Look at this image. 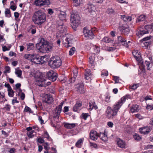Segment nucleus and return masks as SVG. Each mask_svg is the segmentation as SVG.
<instances>
[{"instance_id": "1", "label": "nucleus", "mask_w": 153, "mask_h": 153, "mask_svg": "<svg viewBox=\"0 0 153 153\" xmlns=\"http://www.w3.org/2000/svg\"><path fill=\"white\" fill-rule=\"evenodd\" d=\"M39 42L36 44V47L41 52H44L51 51L52 48L51 44L48 43L47 42L45 41L44 39L42 38H39Z\"/></svg>"}, {"instance_id": "2", "label": "nucleus", "mask_w": 153, "mask_h": 153, "mask_svg": "<svg viewBox=\"0 0 153 153\" xmlns=\"http://www.w3.org/2000/svg\"><path fill=\"white\" fill-rule=\"evenodd\" d=\"M46 20V14L40 10L35 12L33 17V21L37 25H41Z\"/></svg>"}, {"instance_id": "3", "label": "nucleus", "mask_w": 153, "mask_h": 153, "mask_svg": "<svg viewBox=\"0 0 153 153\" xmlns=\"http://www.w3.org/2000/svg\"><path fill=\"white\" fill-rule=\"evenodd\" d=\"M48 65L52 68H56L62 65V61L59 57L55 56L52 57L48 62Z\"/></svg>"}, {"instance_id": "4", "label": "nucleus", "mask_w": 153, "mask_h": 153, "mask_svg": "<svg viewBox=\"0 0 153 153\" xmlns=\"http://www.w3.org/2000/svg\"><path fill=\"white\" fill-rule=\"evenodd\" d=\"M118 107L115 104L113 106V108L108 106L107 107L105 111L106 117L108 119L113 118L117 114V112L119 109Z\"/></svg>"}, {"instance_id": "5", "label": "nucleus", "mask_w": 153, "mask_h": 153, "mask_svg": "<svg viewBox=\"0 0 153 153\" xmlns=\"http://www.w3.org/2000/svg\"><path fill=\"white\" fill-rule=\"evenodd\" d=\"M80 18L77 12L72 11L71 16V21L73 25L72 28H75L80 23Z\"/></svg>"}, {"instance_id": "6", "label": "nucleus", "mask_w": 153, "mask_h": 153, "mask_svg": "<svg viewBox=\"0 0 153 153\" xmlns=\"http://www.w3.org/2000/svg\"><path fill=\"white\" fill-rule=\"evenodd\" d=\"M72 36L71 35H67L62 37V42L65 47L68 48L72 46Z\"/></svg>"}, {"instance_id": "7", "label": "nucleus", "mask_w": 153, "mask_h": 153, "mask_svg": "<svg viewBox=\"0 0 153 153\" xmlns=\"http://www.w3.org/2000/svg\"><path fill=\"white\" fill-rule=\"evenodd\" d=\"M46 78L52 82H54L57 78V74L53 71H50L46 74Z\"/></svg>"}, {"instance_id": "8", "label": "nucleus", "mask_w": 153, "mask_h": 153, "mask_svg": "<svg viewBox=\"0 0 153 153\" xmlns=\"http://www.w3.org/2000/svg\"><path fill=\"white\" fill-rule=\"evenodd\" d=\"M64 103V102H61L60 105L57 106L55 108L53 111V117L55 118H59L62 111V107Z\"/></svg>"}, {"instance_id": "9", "label": "nucleus", "mask_w": 153, "mask_h": 153, "mask_svg": "<svg viewBox=\"0 0 153 153\" xmlns=\"http://www.w3.org/2000/svg\"><path fill=\"white\" fill-rule=\"evenodd\" d=\"M43 102L48 104L51 103L53 102V98L50 94H46L43 99Z\"/></svg>"}, {"instance_id": "10", "label": "nucleus", "mask_w": 153, "mask_h": 153, "mask_svg": "<svg viewBox=\"0 0 153 153\" xmlns=\"http://www.w3.org/2000/svg\"><path fill=\"white\" fill-rule=\"evenodd\" d=\"M75 89L77 92L79 93H84L85 92L84 84L82 83H79L76 85Z\"/></svg>"}, {"instance_id": "11", "label": "nucleus", "mask_w": 153, "mask_h": 153, "mask_svg": "<svg viewBox=\"0 0 153 153\" xmlns=\"http://www.w3.org/2000/svg\"><path fill=\"white\" fill-rule=\"evenodd\" d=\"M49 3V0H36L34 4L36 6L41 7L45 5H48Z\"/></svg>"}, {"instance_id": "12", "label": "nucleus", "mask_w": 153, "mask_h": 153, "mask_svg": "<svg viewBox=\"0 0 153 153\" xmlns=\"http://www.w3.org/2000/svg\"><path fill=\"white\" fill-rule=\"evenodd\" d=\"M129 95H126L125 96L123 97L120 99V100H119L115 105L117 106L118 108H120L123 103L125 102L126 99H128L129 98Z\"/></svg>"}, {"instance_id": "13", "label": "nucleus", "mask_w": 153, "mask_h": 153, "mask_svg": "<svg viewBox=\"0 0 153 153\" xmlns=\"http://www.w3.org/2000/svg\"><path fill=\"white\" fill-rule=\"evenodd\" d=\"M99 134L96 131L94 130H91L90 133V138L92 140H96L99 137Z\"/></svg>"}, {"instance_id": "14", "label": "nucleus", "mask_w": 153, "mask_h": 153, "mask_svg": "<svg viewBox=\"0 0 153 153\" xmlns=\"http://www.w3.org/2000/svg\"><path fill=\"white\" fill-rule=\"evenodd\" d=\"M83 32L86 37H92L94 36L92 30H89L86 27H85L83 29Z\"/></svg>"}, {"instance_id": "15", "label": "nucleus", "mask_w": 153, "mask_h": 153, "mask_svg": "<svg viewBox=\"0 0 153 153\" xmlns=\"http://www.w3.org/2000/svg\"><path fill=\"white\" fill-rule=\"evenodd\" d=\"M118 40L119 43L122 45L126 47H128V45L127 42L126 40L123 37L121 36H119L118 37Z\"/></svg>"}, {"instance_id": "16", "label": "nucleus", "mask_w": 153, "mask_h": 153, "mask_svg": "<svg viewBox=\"0 0 153 153\" xmlns=\"http://www.w3.org/2000/svg\"><path fill=\"white\" fill-rule=\"evenodd\" d=\"M150 131V129L147 127H144L140 128L139 131L141 134H148Z\"/></svg>"}, {"instance_id": "17", "label": "nucleus", "mask_w": 153, "mask_h": 153, "mask_svg": "<svg viewBox=\"0 0 153 153\" xmlns=\"http://www.w3.org/2000/svg\"><path fill=\"white\" fill-rule=\"evenodd\" d=\"M149 33V30L148 29H145L144 30H139L137 33L136 34L137 36L139 37H140V36H142L143 35L147 33Z\"/></svg>"}, {"instance_id": "18", "label": "nucleus", "mask_w": 153, "mask_h": 153, "mask_svg": "<svg viewBox=\"0 0 153 153\" xmlns=\"http://www.w3.org/2000/svg\"><path fill=\"white\" fill-rule=\"evenodd\" d=\"M117 144L119 147L121 148H124L125 146L126 143L125 141L120 139H117Z\"/></svg>"}, {"instance_id": "19", "label": "nucleus", "mask_w": 153, "mask_h": 153, "mask_svg": "<svg viewBox=\"0 0 153 153\" xmlns=\"http://www.w3.org/2000/svg\"><path fill=\"white\" fill-rule=\"evenodd\" d=\"M59 32L61 34H62L64 33H66L67 30L66 28L63 26L59 25L58 27Z\"/></svg>"}, {"instance_id": "20", "label": "nucleus", "mask_w": 153, "mask_h": 153, "mask_svg": "<svg viewBox=\"0 0 153 153\" xmlns=\"http://www.w3.org/2000/svg\"><path fill=\"white\" fill-rule=\"evenodd\" d=\"M89 65L91 67L93 68L95 64V62L94 61L95 58L93 56H91L89 57Z\"/></svg>"}, {"instance_id": "21", "label": "nucleus", "mask_w": 153, "mask_h": 153, "mask_svg": "<svg viewBox=\"0 0 153 153\" xmlns=\"http://www.w3.org/2000/svg\"><path fill=\"white\" fill-rule=\"evenodd\" d=\"M132 53L134 56L137 60L140 57V52L137 50H134L132 52Z\"/></svg>"}, {"instance_id": "22", "label": "nucleus", "mask_w": 153, "mask_h": 153, "mask_svg": "<svg viewBox=\"0 0 153 153\" xmlns=\"http://www.w3.org/2000/svg\"><path fill=\"white\" fill-rule=\"evenodd\" d=\"M35 56L34 54H27L24 55V57L26 59L30 60L32 62V60L34 58Z\"/></svg>"}, {"instance_id": "23", "label": "nucleus", "mask_w": 153, "mask_h": 153, "mask_svg": "<svg viewBox=\"0 0 153 153\" xmlns=\"http://www.w3.org/2000/svg\"><path fill=\"white\" fill-rule=\"evenodd\" d=\"M76 124L75 123H64V126L66 128L71 129L74 128L76 126Z\"/></svg>"}, {"instance_id": "24", "label": "nucleus", "mask_w": 153, "mask_h": 153, "mask_svg": "<svg viewBox=\"0 0 153 153\" xmlns=\"http://www.w3.org/2000/svg\"><path fill=\"white\" fill-rule=\"evenodd\" d=\"M99 137H100L101 139L103 141L105 142L108 140V138L107 135L105 133H101Z\"/></svg>"}, {"instance_id": "25", "label": "nucleus", "mask_w": 153, "mask_h": 153, "mask_svg": "<svg viewBox=\"0 0 153 153\" xmlns=\"http://www.w3.org/2000/svg\"><path fill=\"white\" fill-rule=\"evenodd\" d=\"M121 18L124 21H130L131 20L132 18L129 16L126 15H122L121 16Z\"/></svg>"}, {"instance_id": "26", "label": "nucleus", "mask_w": 153, "mask_h": 153, "mask_svg": "<svg viewBox=\"0 0 153 153\" xmlns=\"http://www.w3.org/2000/svg\"><path fill=\"white\" fill-rule=\"evenodd\" d=\"M81 103L78 102H77L73 107V111H77L79 108L81 107Z\"/></svg>"}, {"instance_id": "27", "label": "nucleus", "mask_w": 153, "mask_h": 153, "mask_svg": "<svg viewBox=\"0 0 153 153\" xmlns=\"http://www.w3.org/2000/svg\"><path fill=\"white\" fill-rule=\"evenodd\" d=\"M91 71L90 69H87L85 70V78L86 79H88L90 78V76L91 75Z\"/></svg>"}, {"instance_id": "28", "label": "nucleus", "mask_w": 153, "mask_h": 153, "mask_svg": "<svg viewBox=\"0 0 153 153\" xmlns=\"http://www.w3.org/2000/svg\"><path fill=\"white\" fill-rule=\"evenodd\" d=\"M74 5L76 7L80 5L83 3L82 0H73Z\"/></svg>"}, {"instance_id": "29", "label": "nucleus", "mask_w": 153, "mask_h": 153, "mask_svg": "<svg viewBox=\"0 0 153 153\" xmlns=\"http://www.w3.org/2000/svg\"><path fill=\"white\" fill-rule=\"evenodd\" d=\"M145 64L147 67V69L148 70H150V69L152 67V63L150 62L147 61H145Z\"/></svg>"}, {"instance_id": "30", "label": "nucleus", "mask_w": 153, "mask_h": 153, "mask_svg": "<svg viewBox=\"0 0 153 153\" xmlns=\"http://www.w3.org/2000/svg\"><path fill=\"white\" fill-rule=\"evenodd\" d=\"M32 62H34L36 64H40V61L39 60V57L37 58L36 57L35 55L33 59L32 60Z\"/></svg>"}, {"instance_id": "31", "label": "nucleus", "mask_w": 153, "mask_h": 153, "mask_svg": "<svg viewBox=\"0 0 153 153\" xmlns=\"http://www.w3.org/2000/svg\"><path fill=\"white\" fill-rule=\"evenodd\" d=\"M39 60L40 61V64H43L45 62L46 59L45 56L39 57Z\"/></svg>"}, {"instance_id": "32", "label": "nucleus", "mask_w": 153, "mask_h": 153, "mask_svg": "<svg viewBox=\"0 0 153 153\" xmlns=\"http://www.w3.org/2000/svg\"><path fill=\"white\" fill-rule=\"evenodd\" d=\"M145 16L144 15L140 16L137 18V22H140L144 21L145 19Z\"/></svg>"}, {"instance_id": "33", "label": "nucleus", "mask_w": 153, "mask_h": 153, "mask_svg": "<svg viewBox=\"0 0 153 153\" xmlns=\"http://www.w3.org/2000/svg\"><path fill=\"white\" fill-rule=\"evenodd\" d=\"M122 31L125 34H128L130 31V30L127 27H123Z\"/></svg>"}, {"instance_id": "34", "label": "nucleus", "mask_w": 153, "mask_h": 153, "mask_svg": "<svg viewBox=\"0 0 153 153\" xmlns=\"http://www.w3.org/2000/svg\"><path fill=\"white\" fill-rule=\"evenodd\" d=\"M66 14L64 12H61L60 14L59 15V17L61 20H63L65 19L66 18Z\"/></svg>"}, {"instance_id": "35", "label": "nucleus", "mask_w": 153, "mask_h": 153, "mask_svg": "<svg viewBox=\"0 0 153 153\" xmlns=\"http://www.w3.org/2000/svg\"><path fill=\"white\" fill-rule=\"evenodd\" d=\"M102 41L107 43H109L113 41L110 38L108 37H104L102 39Z\"/></svg>"}, {"instance_id": "36", "label": "nucleus", "mask_w": 153, "mask_h": 153, "mask_svg": "<svg viewBox=\"0 0 153 153\" xmlns=\"http://www.w3.org/2000/svg\"><path fill=\"white\" fill-rule=\"evenodd\" d=\"M7 91L8 95L9 97H12L13 96L14 92L11 88L7 89Z\"/></svg>"}, {"instance_id": "37", "label": "nucleus", "mask_w": 153, "mask_h": 153, "mask_svg": "<svg viewBox=\"0 0 153 153\" xmlns=\"http://www.w3.org/2000/svg\"><path fill=\"white\" fill-rule=\"evenodd\" d=\"M27 50L28 51L32 49L34 47L33 44L31 43L27 44Z\"/></svg>"}, {"instance_id": "38", "label": "nucleus", "mask_w": 153, "mask_h": 153, "mask_svg": "<svg viewBox=\"0 0 153 153\" xmlns=\"http://www.w3.org/2000/svg\"><path fill=\"white\" fill-rule=\"evenodd\" d=\"M151 44V42L150 41L145 42L143 43V46L145 48H147L148 47L149 45H150Z\"/></svg>"}, {"instance_id": "39", "label": "nucleus", "mask_w": 153, "mask_h": 153, "mask_svg": "<svg viewBox=\"0 0 153 153\" xmlns=\"http://www.w3.org/2000/svg\"><path fill=\"white\" fill-rule=\"evenodd\" d=\"M5 14L6 15H8V16H7V17H10L11 16L10 10L9 9L7 8L5 9Z\"/></svg>"}, {"instance_id": "40", "label": "nucleus", "mask_w": 153, "mask_h": 153, "mask_svg": "<svg viewBox=\"0 0 153 153\" xmlns=\"http://www.w3.org/2000/svg\"><path fill=\"white\" fill-rule=\"evenodd\" d=\"M44 137L46 138L48 140L50 141L52 140L51 138L50 137L47 131L45 132Z\"/></svg>"}, {"instance_id": "41", "label": "nucleus", "mask_w": 153, "mask_h": 153, "mask_svg": "<svg viewBox=\"0 0 153 153\" xmlns=\"http://www.w3.org/2000/svg\"><path fill=\"white\" fill-rule=\"evenodd\" d=\"M145 28L148 29V30L149 29L153 31V24L150 25H146L145 26Z\"/></svg>"}, {"instance_id": "42", "label": "nucleus", "mask_w": 153, "mask_h": 153, "mask_svg": "<svg viewBox=\"0 0 153 153\" xmlns=\"http://www.w3.org/2000/svg\"><path fill=\"white\" fill-rule=\"evenodd\" d=\"M94 8V5L92 4L89 3L88 4V8L90 10H93Z\"/></svg>"}, {"instance_id": "43", "label": "nucleus", "mask_w": 153, "mask_h": 153, "mask_svg": "<svg viewBox=\"0 0 153 153\" xmlns=\"http://www.w3.org/2000/svg\"><path fill=\"white\" fill-rule=\"evenodd\" d=\"M139 85L137 84H134L132 85L129 86V88L130 89L135 90L138 87Z\"/></svg>"}, {"instance_id": "44", "label": "nucleus", "mask_w": 153, "mask_h": 153, "mask_svg": "<svg viewBox=\"0 0 153 153\" xmlns=\"http://www.w3.org/2000/svg\"><path fill=\"white\" fill-rule=\"evenodd\" d=\"M75 51V48L74 47H72L70 49V51H69V54L70 55H73Z\"/></svg>"}, {"instance_id": "45", "label": "nucleus", "mask_w": 153, "mask_h": 153, "mask_svg": "<svg viewBox=\"0 0 153 153\" xmlns=\"http://www.w3.org/2000/svg\"><path fill=\"white\" fill-rule=\"evenodd\" d=\"M78 71L77 69H74L73 71V76L76 77L77 75Z\"/></svg>"}, {"instance_id": "46", "label": "nucleus", "mask_w": 153, "mask_h": 153, "mask_svg": "<svg viewBox=\"0 0 153 153\" xmlns=\"http://www.w3.org/2000/svg\"><path fill=\"white\" fill-rule=\"evenodd\" d=\"M134 139L137 140H139L141 138V137L138 134H135L134 136Z\"/></svg>"}, {"instance_id": "47", "label": "nucleus", "mask_w": 153, "mask_h": 153, "mask_svg": "<svg viewBox=\"0 0 153 153\" xmlns=\"http://www.w3.org/2000/svg\"><path fill=\"white\" fill-rule=\"evenodd\" d=\"M15 74L17 75V76L18 77H20L22 74V72L20 70H18L16 71Z\"/></svg>"}, {"instance_id": "48", "label": "nucleus", "mask_w": 153, "mask_h": 153, "mask_svg": "<svg viewBox=\"0 0 153 153\" xmlns=\"http://www.w3.org/2000/svg\"><path fill=\"white\" fill-rule=\"evenodd\" d=\"M10 72V68L8 66H7L5 68V71L4 72V73H8Z\"/></svg>"}, {"instance_id": "49", "label": "nucleus", "mask_w": 153, "mask_h": 153, "mask_svg": "<svg viewBox=\"0 0 153 153\" xmlns=\"http://www.w3.org/2000/svg\"><path fill=\"white\" fill-rule=\"evenodd\" d=\"M19 91L20 92H21V94L20 96L21 99L22 100H23L25 98V94L24 93L22 92V90L21 89H19Z\"/></svg>"}, {"instance_id": "50", "label": "nucleus", "mask_w": 153, "mask_h": 153, "mask_svg": "<svg viewBox=\"0 0 153 153\" xmlns=\"http://www.w3.org/2000/svg\"><path fill=\"white\" fill-rule=\"evenodd\" d=\"M10 106L8 104H7L6 106L3 108V109L7 111H10Z\"/></svg>"}, {"instance_id": "51", "label": "nucleus", "mask_w": 153, "mask_h": 153, "mask_svg": "<svg viewBox=\"0 0 153 153\" xmlns=\"http://www.w3.org/2000/svg\"><path fill=\"white\" fill-rule=\"evenodd\" d=\"M27 133V136L30 138H32L34 137V134L30 131H28Z\"/></svg>"}, {"instance_id": "52", "label": "nucleus", "mask_w": 153, "mask_h": 153, "mask_svg": "<svg viewBox=\"0 0 153 153\" xmlns=\"http://www.w3.org/2000/svg\"><path fill=\"white\" fill-rule=\"evenodd\" d=\"M83 142V140L82 139H79L76 143V147H78L79 145L81 143H82Z\"/></svg>"}, {"instance_id": "53", "label": "nucleus", "mask_w": 153, "mask_h": 153, "mask_svg": "<svg viewBox=\"0 0 153 153\" xmlns=\"http://www.w3.org/2000/svg\"><path fill=\"white\" fill-rule=\"evenodd\" d=\"M132 107L134 108V110H135L136 112H138L139 110V109L138 108L139 106L137 105H133Z\"/></svg>"}, {"instance_id": "54", "label": "nucleus", "mask_w": 153, "mask_h": 153, "mask_svg": "<svg viewBox=\"0 0 153 153\" xmlns=\"http://www.w3.org/2000/svg\"><path fill=\"white\" fill-rule=\"evenodd\" d=\"M89 116L88 113H83L82 114V118L85 120L87 119V117Z\"/></svg>"}, {"instance_id": "55", "label": "nucleus", "mask_w": 153, "mask_h": 153, "mask_svg": "<svg viewBox=\"0 0 153 153\" xmlns=\"http://www.w3.org/2000/svg\"><path fill=\"white\" fill-rule=\"evenodd\" d=\"M107 13L108 14H111L114 13V11L111 8H109L107 9Z\"/></svg>"}, {"instance_id": "56", "label": "nucleus", "mask_w": 153, "mask_h": 153, "mask_svg": "<svg viewBox=\"0 0 153 153\" xmlns=\"http://www.w3.org/2000/svg\"><path fill=\"white\" fill-rule=\"evenodd\" d=\"M37 141L40 143H44L45 142L43 139L40 137L37 139Z\"/></svg>"}, {"instance_id": "57", "label": "nucleus", "mask_w": 153, "mask_h": 153, "mask_svg": "<svg viewBox=\"0 0 153 153\" xmlns=\"http://www.w3.org/2000/svg\"><path fill=\"white\" fill-rule=\"evenodd\" d=\"M110 97H111L109 95H107L105 97V101L108 102H110Z\"/></svg>"}, {"instance_id": "58", "label": "nucleus", "mask_w": 153, "mask_h": 153, "mask_svg": "<svg viewBox=\"0 0 153 153\" xmlns=\"http://www.w3.org/2000/svg\"><path fill=\"white\" fill-rule=\"evenodd\" d=\"M114 80L115 81V83H119L120 82L119 80H120V79L119 77L117 76H114Z\"/></svg>"}, {"instance_id": "59", "label": "nucleus", "mask_w": 153, "mask_h": 153, "mask_svg": "<svg viewBox=\"0 0 153 153\" xmlns=\"http://www.w3.org/2000/svg\"><path fill=\"white\" fill-rule=\"evenodd\" d=\"M94 102H89V107L88 109L89 111H91L93 109V105Z\"/></svg>"}, {"instance_id": "60", "label": "nucleus", "mask_w": 153, "mask_h": 153, "mask_svg": "<svg viewBox=\"0 0 153 153\" xmlns=\"http://www.w3.org/2000/svg\"><path fill=\"white\" fill-rule=\"evenodd\" d=\"M151 37L150 36L146 37L142 39V41L144 42H146V41L150 40L151 39Z\"/></svg>"}, {"instance_id": "61", "label": "nucleus", "mask_w": 153, "mask_h": 153, "mask_svg": "<svg viewBox=\"0 0 153 153\" xmlns=\"http://www.w3.org/2000/svg\"><path fill=\"white\" fill-rule=\"evenodd\" d=\"M146 108L148 110H152L153 109V105H150L148 104L146 107Z\"/></svg>"}, {"instance_id": "62", "label": "nucleus", "mask_w": 153, "mask_h": 153, "mask_svg": "<svg viewBox=\"0 0 153 153\" xmlns=\"http://www.w3.org/2000/svg\"><path fill=\"white\" fill-rule=\"evenodd\" d=\"M76 77L73 76L69 79V81L71 83L74 82L75 80Z\"/></svg>"}, {"instance_id": "63", "label": "nucleus", "mask_w": 153, "mask_h": 153, "mask_svg": "<svg viewBox=\"0 0 153 153\" xmlns=\"http://www.w3.org/2000/svg\"><path fill=\"white\" fill-rule=\"evenodd\" d=\"M25 111L26 112H30L31 111V109L27 106H26L25 108Z\"/></svg>"}, {"instance_id": "64", "label": "nucleus", "mask_w": 153, "mask_h": 153, "mask_svg": "<svg viewBox=\"0 0 153 153\" xmlns=\"http://www.w3.org/2000/svg\"><path fill=\"white\" fill-rule=\"evenodd\" d=\"M2 152L3 153H9V148H4V150Z\"/></svg>"}]
</instances>
